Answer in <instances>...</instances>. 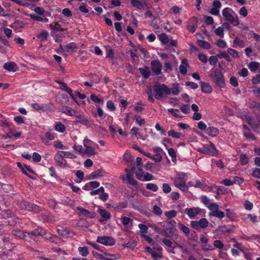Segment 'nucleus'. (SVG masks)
<instances>
[{
    "label": "nucleus",
    "instance_id": "obj_31",
    "mask_svg": "<svg viewBox=\"0 0 260 260\" xmlns=\"http://www.w3.org/2000/svg\"><path fill=\"white\" fill-rule=\"evenodd\" d=\"M197 43L199 46L204 49H209L211 48L210 44L206 41L198 40Z\"/></svg>",
    "mask_w": 260,
    "mask_h": 260
},
{
    "label": "nucleus",
    "instance_id": "obj_49",
    "mask_svg": "<svg viewBox=\"0 0 260 260\" xmlns=\"http://www.w3.org/2000/svg\"><path fill=\"white\" fill-rule=\"evenodd\" d=\"M146 188L153 192H156L158 187L156 184L152 183H148L146 185Z\"/></svg>",
    "mask_w": 260,
    "mask_h": 260
},
{
    "label": "nucleus",
    "instance_id": "obj_42",
    "mask_svg": "<svg viewBox=\"0 0 260 260\" xmlns=\"http://www.w3.org/2000/svg\"><path fill=\"white\" fill-rule=\"evenodd\" d=\"M90 98L92 102H93L96 105H97V104H99L101 103H104V100L103 99L100 98L99 96H98L94 93H92L90 95Z\"/></svg>",
    "mask_w": 260,
    "mask_h": 260
},
{
    "label": "nucleus",
    "instance_id": "obj_62",
    "mask_svg": "<svg viewBox=\"0 0 260 260\" xmlns=\"http://www.w3.org/2000/svg\"><path fill=\"white\" fill-rule=\"evenodd\" d=\"M251 175L253 177L260 179V168H254L252 171Z\"/></svg>",
    "mask_w": 260,
    "mask_h": 260
},
{
    "label": "nucleus",
    "instance_id": "obj_32",
    "mask_svg": "<svg viewBox=\"0 0 260 260\" xmlns=\"http://www.w3.org/2000/svg\"><path fill=\"white\" fill-rule=\"evenodd\" d=\"M54 128L56 131L59 133H63L66 131L65 125L60 122H55Z\"/></svg>",
    "mask_w": 260,
    "mask_h": 260
},
{
    "label": "nucleus",
    "instance_id": "obj_16",
    "mask_svg": "<svg viewBox=\"0 0 260 260\" xmlns=\"http://www.w3.org/2000/svg\"><path fill=\"white\" fill-rule=\"evenodd\" d=\"M168 230L167 237L176 240L178 238V230L175 227H166Z\"/></svg>",
    "mask_w": 260,
    "mask_h": 260
},
{
    "label": "nucleus",
    "instance_id": "obj_26",
    "mask_svg": "<svg viewBox=\"0 0 260 260\" xmlns=\"http://www.w3.org/2000/svg\"><path fill=\"white\" fill-rule=\"evenodd\" d=\"M139 71L143 77L145 79H148L151 74L149 68L147 66H145L144 68H139Z\"/></svg>",
    "mask_w": 260,
    "mask_h": 260
},
{
    "label": "nucleus",
    "instance_id": "obj_38",
    "mask_svg": "<svg viewBox=\"0 0 260 260\" xmlns=\"http://www.w3.org/2000/svg\"><path fill=\"white\" fill-rule=\"evenodd\" d=\"M168 135L169 137H172L173 138H176V139H179L182 136V135L181 133L176 132L173 129H171V130L169 131L168 133Z\"/></svg>",
    "mask_w": 260,
    "mask_h": 260
},
{
    "label": "nucleus",
    "instance_id": "obj_43",
    "mask_svg": "<svg viewBox=\"0 0 260 260\" xmlns=\"http://www.w3.org/2000/svg\"><path fill=\"white\" fill-rule=\"evenodd\" d=\"M134 119L136 122L140 126H142L145 124V120L144 118H142L140 115H135L134 116Z\"/></svg>",
    "mask_w": 260,
    "mask_h": 260
},
{
    "label": "nucleus",
    "instance_id": "obj_24",
    "mask_svg": "<svg viewBox=\"0 0 260 260\" xmlns=\"http://www.w3.org/2000/svg\"><path fill=\"white\" fill-rule=\"evenodd\" d=\"M30 232L34 238V237L38 236H43V234H45V229L41 226H38L37 229L30 231Z\"/></svg>",
    "mask_w": 260,
    "mask_h": 260
},
{
    "label": "nucleus",
    "instance_id": "obj_22",
    "mask_svg": "<svg viewBox=\"0 0 260 260\" xmlns=\"http://www.w3.org/2000/svg\"><path fill=\"white\" fill-rule=\"evenodd\" d=\"M185 211L188 216L190 218H192L199 213V209L198 208H186Z\"/></svg>",
    "mask_w": 260,
    "mask_h": 260
},
{
    "label": "nucleus",
    "instance_id": "obj_12",
    "mask_svg": "<svg viewBox=\"0 0 260 260\" xmlns=\"http://www.w3.org/2000/svg\"><path fill=\"white\" fill-rule=\"evenodd\" d=\"M213 8L209 11L210 13L215 16L219 15V9L221 7V3L217 0H215L212 3Z\"/></svg>",
    "mask_w": 260,
    "mask_h": 260
},
{
    "label": "nucleus",
    "instance_id": "obj_13",
    "mask_svg": "<svg viewBox=\"0 0 260 260\" xmlns=\"http://www.w3.org/2000/svg\"><path fill=\"white\" fill-rule=\"evenodd\" d=\"M153 151L155 153L152 155V159L155 162H160L162 159L161 153L163 152L162 149L159 147H155L153 148Z\"/></svg>",
    "mask_w": 260,
    "mask_h": 260
},
{
    "label": "nucleus",
    "instance_id": "obj_27",
    "mask_svg": "<svg viewBox=\"0 0 260 260\" xmlns=\"http://www.w3.org/2000/svg\"><path fill=\"white\" fill-rule=\"evenodd\" d=\"M49 27L53 30L56 31H64L68 30L67 28H63L61 27L60 24H59L58 22H55L53 23H50L49 24Z\"/></svg>",
    "mask_w": 260,
    "mask_h": 260
},
{
    "label": "nucleus",
    "instance_id": "obj_30",
    "mask_svg": "<svg viewBox=\"0 0 260 260\" xmlns=\"http://www.w3.org/2000/svg\"><path fill=\"white\" fill-rule=\"evenodd\" d=\"M245 46V42L243 40H241L240 38L237 37L233 41V46L234 48H236L239 46L240 48H243Z\"/></svg>",
    "mask_w": 260,
    "mask_h": 260
},
{
    "label": "nucleus",
    "instance_id": "obj_33",
    "mask_svg": "<svg viewBox=\"0 0 260 260\" xmlns=\"http://www.w3.org/2000/svg\"><path fill=\"white\" fill-rule=\"evenodd\" d=\"M24 231H21L19 229H14L12 230V234L13 235L15 236L16 237L19 238L20 239H23L24 238Z\"/></svg>",
    "mask_w": 260,
    "mask_h": 260
},
{
    "label": "nucleus",
    "instance_id": "obj_39",
    "mask_svg": "<svg viewBox=\"0 0 260 260\" xmlns=\"http://www.w3.org/2000/svg\"><path fill=\"white\" fill-rule=\"evenodd\" d=\"M61 203L64 205L69 206L70 207H73L75 204L74 201L72 200L69 198H66L61 199Z\"/></svg>",
    "mask_w": 260,
    "mask_h": 260
},
{
    "label": "nucleus",
    "instance_id": "obj_19",
    "mask_svg": "<svg viewBox=\"0 0 260 260\" xmlns=\"http://www.w3.org/2000/svg\"><path fill=\"white\" fill-rule=\"evenodd\" d=\"M105 171L103 169H98L93 172L90 175V179H94L102 177L105 176Z\"/></svg>",
    "mask_w": 260,
    "mask_h": 260
},
{
    "label": "nucleus",
    "instance_id": "obj_58",
    "mask_svg": "<svg viewBox=\"0 0 260 260\" xmlns=\"http://www.w3.org/2000/svg\"><path fill=\"white\" fill-rule=\"evenodd\" d=\"M227 52L230 55L234 58L239 57L238 52L235 49L232 48H228L227 50Z\"/></svg>",
    "mask_w": 260,
    "mask_h": 260
},
{
    "label": "nucleus",
    "instance_id": "obj_23",
    "mask_svg": "<svg viewBox=\"0 0 260 260\" xmlns=\"http://www.w3.org/2000/svg\"><path fill=\"white\" fill-rule=\"evenodd\" d=\"M201 90L202 92L207 93L212 92L213 89L212 86L208 83L200 81Z\"/></svg>",
    "mask_w": 260,
    "mask_h": 260
},
{
    "label": "nucleus",
    "instance_id": "obj_47",
    "mask_svg": "<svg viewBox=\"0 0 260 260\" xmlns=\"http://www.w3.org/2000/svg\"><path fill=\"white\" fill-rule=\"evenodd\" d=\"M126 177L129 184L133 186H136L137 185L138 182L133 178L130 173L126 174Z\"/></svg>",
    "mask_w": 260,
    "mask_h": 260
},
{
    "label": "nucleus",
    "instance_id": "obj_25",
    "mask_svg": "<svg viewBox=\"0 0 260 260\" xmlns=\"http://www.w3.org/2000/svg\"><path fill=\"white\" fill-rule=\"evenodd\" d=\"M188 66V61L186 59H183L181 60V64L179 66L180 72L182 75H185L187 73V67Z\"/></svg>",
    "mask_w": 260,
    "mask_h": 260
},
{
    "label": "nucleus",
    "instance_id": "obj_34",
    "mask_svg": "<svg viewBox=\"0 0 260 260\" xmlns=\"http://www.w3.org/2000/svg\"><path fill=\"white\" fill-rule=\"evenodd\" d=\"M48 36L49 34L47 30H44L37 35V38L39 39L41 42L47 40Z\"/></svg>",
    "mask_w": 260,
    "mask_h": 260
},
{
    "label": "nucleus",
    "instance_id": "obj_17",
    "mask_svg": "<svg viewBox=\"0 0 260 260\" xmlns=\"http://www.w3.org/2000/svg\"><path fill=\"white\" fill-rule=\"evenodd\" d=\"M3 68L8 71L13 72H15L18 70V67L16 63L12 61L5 63Z\"/></svg>",
    "mask_w": 260,
    "mask_h": 260
},
{
    "label": "nucleus",
    "instance_id": "obj_20",
    "mask_svg": "<svg viewBox=\"0 0 260 260\" xmlns=\"http://www.w3.org/2000/svg\"><path fill=\"white\" fill-rule=\"evenodd\" d=\"M25 206L27 210L30 211H32L36 213L40 212L41 210L40 207L32 203L26 202Z\"/></svg>",
    "mask_w": 260,
    "mask_h": 260
},
{
    "label": "nucleus",
    "instance_id": "obj_51",
    "mask_svg": "<svg viewBox=\"0 0 260 260\" xmlns=\"http://www.w3.org/2000/svg\"><path fill=\"white\" fill-rule=\"evenodd\" d=\"M78 251L82 256H86L89 254L88 249L87 246L79 247Z\"/></svg>",
    "mask_w": 260,
    "mask_h": 260
},
{
    "label": "nucleus",
    "instance_id": "obj_55",
    "mask_svg": "<svg viewBox=\"0 0 260 260\" xmlns=\"http://www.w3.org/2000/svg\"><path fill=\"white\" fill-rule=\"evenodd\" d=\"M23 240L28 242H31L34 240V238H33L32 236L30 234V232H25Z\"/></svg>",
    "mask_w": 260,
    "mask_h": 260
},
{
    "label": "nucleus",
    "instance_id": "obj_8",
    "mask_svg": "<svg viewBox=\"0 0 260 260\" xmlns=\"http://www.w3.org/2000/svg\"><path fill=\"white\" fill-rule=\"evenodd\" d=\"M130 3L133 7L136 8L139 10H147L151 7L147 2H142L139 0H131Z\"/></svg>",
    "mask_w": 260,
    "mask_h": 260
},
{
    "label": "nucleus",
    "instance_id": "obj_53",
    "mask_svg": "<svg viewBox=\"0 0 260 260\" xmlns=\"http://www.w3.org/2000/svg\"><path fill=\"white\" fill-rule=\"evenodd\" d=\"M165 215L168 218V219H172V218L176 216L177 212L176 211L172 210L165 212Z\"/></svg>",
    "mask_w": 260,
    "mask_h": 260
},
{
    "label": "nucleus",
    "instance_id": "obj_61",
    "mask_svg": "<svg viewBox=\"0 0 260 260\" xmlns=\"http://www.w3.org/2000/svg\"><path fill=\"white\" fill-rule=\"evenodd\" d=\"M214 32L217 36L220 37V38H223L224 36L223 27L221 26L218 27L215 30Z\"/></svg>",
    "mask_w": 260,
    "mask_h": 260
},
{
    "label": "nucleus",
    "instance_id": "obj_52",
    "mask_svg": "<svg viewBox=\"0 0 260 260\" xmlns=\"http://www.w3.org/2000/svg\"><path fill=\"white\" fill-rule=\"evenodd\" d=\"M239 162L241 165H245L248 164V158L245 154L240 155Z\"/></svg>",
    "mask_w": 260,
    "mask_h": 260
},
{
    "label": "nucleus",
    "instance_id": "obj_41",
    "mask_svg": "<svg viewBox=\"0 0 260 260\" xmlns=\"http://www.w3.org/2000/svg\"><path fill=\"white\" fill-rule=\"evenodd\" d=\"M178 228L181 231H182V232L186 236H188L190 232V230L188 227L182 223H178Z\"/></svg>",
    "mask_w": 260,
    "mask_h": 260
},
{
    "label": "nucleus",
    "instance_id": "obj_28",
    "mask_svg": "<svg viewBox=\"0 0 260 260\" xmlns=\"http://www.w3.org/2000/svg\"><path fill=\"white\" fill-rule=\"evenodd\" d=\"M209 215L222 219L225 216V214L223 211L217 209L215 210V211H213V212H211L209 213Z\"/></svg>",
    "mask_w": 260,
    "mask_h": 260
},
{
    "label": "nucleus",
    "instance_id": "obj_40",
    "mask_svg": "<svg viewBox=\"0 0 260 260\" xmlns=\"http://www.w3.org/2000/svg\"><path fill=\"white\" fill-rule=\"evenodd\" d=\"M137 245V242L136 240H132L124 244H123V247L125 248H129L132 250L134 249L135 247Z\"/></svg>",
    "mask_w": 260,
    "mask_h": 260
},
{
    "label": "nucleus",
    "instance_id": "obj_5",
    "mask_svg": "<svg viewBox=\"0 0 260 260\" xmlns=\"http://www.w3.org/2000/svg\"><path fill=\"white\" fill-rule=\"evenodd\" d=\"M209 225L208 220L205 218H201L199 220H192L190 221L191 227L197 231L206 228Z\"/></svg>",
    "mask_w": 260,
    "mask_h": 260
},
{
    "label": "nucleus",
    "instance_id": "obj_7",
    "mask_svg": "<svg viewBox=\"0 0 260 260\" xmlns=\"http://www.w3.org/2000/svg\"><path fill=\"white\" fill-rule=\"evenodd\" d=\"M96 242L106 246H113L115 244V239L110 236H98Z\"/></svg>",
    "mask_w": 260,
    "mask_h": 260
},
{
    "label": "nucleus",
    "instance_id": "obj_9",
    "mask_svg": "<svg viewBox=\"0 0 260 260\" xmlns=\"http://www.w3.org/2000/svg\"><path fill=\"white\" fill-rule=\"evenodd\" d=\"M54 159L57 165L60 168H70V165L67 162V160L58 152L56 153L54 156Z\"/></svg>",
    "mask_w": 260,
    "mask_h": 260
},
{
    "label": "nucleus",
    "instance_id": "obj_63",
    "mask_svg": "<svg viewBox=\"0 0 260 260\" xmlns=\"http://www.w3.org/2000/svg\"><path fill=\"white\" fill-rule=\"evenodd\" d=\"M230 83L233 87H237L238 86V82L237 78L235 76H232L230 79Z\"/></svg>",
    "mask_w": 260,
    "mask_h": 260
},
{
    "label": "nucleus",
    "instance_id": "obj_2",
    "mask_svg": "<svg viewBox=\"0 0 260 260\" xmlns=\"http://www.w3.org/2000/svg\"><path fill=\"white\" fill-rule=\"evenodd\" d=\"M210 78L213 80L215 85L220 88L225 86V80L222 72L218 69H215L214 73L209 74Z\"/></svg>",
    "mask_w": 260,
    "mask_h": 260
},
{
    "label": "nucleus",
    "instance_id": "obj_57",
    "mask_svg": "<svg viewBox=\"0 0 260 260\" xmlns=\"http://www.w3.org/2000/svg\"><path fill=\"white\" fill-rule=\"evenodd\" d=\"M225 211H226V216L230 219L233 220L235 218L236 215L233 211L229 209H227L225 210Z\"/></svg>",
    "mask_w": 260,
    "mask_h": 260
},
{
    "label": "nucleus",
    "instance_id": "obj_54",
    "mask_svg": "<svg viewBox=\"0 0 260 260\" xmlns=\"http://www.w3.org/2000/svg\"><path fill=\"white\" fill-rule=\"evenodd\" d=\"M127 206V204L126 202L119 203L114 205V208L116 210H121L122 209L126 208Z\"/></svg>",
    "mask_w": 260,
    "mask_h": 260
},
{
    "label": "nucleus",
    "instance_id": "obj_10",
    "mask_svg": "<svg viewBox=\"0 0 260 260\" xmlns=\"http://www.w3.org/2000/svg\"><path fill=\"white\" fill-rule=\"evenodd\" d=\"M151 68L155 75H159L161 74L162 65L159 60H154L151 62Z\"/></svg>",
    "mask_w": 260,
    "mask_h": 260
},
{
    "label": "nucleus",
    "instance_id": "obj_6",
    "mask_svg": "<svg viewBox=\"0 0 260 260\" xmlns=\"http://www.w3.org/2000/svg\"><path fill=\"white\" fill-rule=\"evenodd\" d=\"M210 147L204 146L202 148L199 150L203 154H208L211 156H215L218 154V151L215 147V145L211 142H210Z\"/></svg>",
    "mask_w": 260,
    "mask_h": 260
},
{
    "label": "nucleus",
    "instance_id": "obj_4",
    "mask_svg": "<svg viewBox=\"0 0 260 260\" xmlns=\"http://www.w3.org/2000/svg\"><path fill=\"white\" fill-rule=\"evenodd\" d=\"M153 89L155 92V98L157 100H160L162 98L164 93L167 95L171 93V89L165 84L154 85L153 86Z\"/></svg>",
    "mask_w": 260,
    "mask_h": 260
},
{
    "label": "nucleus",
    "instance_id": "obj_46",
    "mask_svg": "<svg viewBox=\"0 0 260 260\" xmlns=\"http://www.w3.org/2000/svg\"><path fill=\"white\" fill-rule=\"evenodd\" d=\"M57 232L58 235L64 238H67L69 237L70 233L67 229H57Z\"/></svg>",
    "mask_w": 260,
    "mask_h": 260
},
{
    "label": "nucleus",
    "instance_id": "obj_37",
    "mask_svg": "<svg viewBox=\"0 0 260 260\" xmlns=\"http://www.w3.org/2000/svg\"><path fill=\"white\" fill-rule=\"evenodd\" d=\"M62 112L71 116H75V114H77V112L76 110L67 107L63 109Z\"/></svg>",
    "mask_w": 260,
    "mask_h": 260
},
{
    "label": "nucleus",
    "instance_id": "obj_45",
    "mask_svg": "<svg viewBox=\"0 0 260 260\" xmlns=\"http://www.w3.org/2000/svg\"><path fill=\"white\" fill-rule=\"evenodd\" d=\"M159 40L163 44H166L169 43V38L167 34L161 33L158 36Z\"/></svg>",
    "mask_w": 260,
    "mask_h": 260
},
{
    "label": "nucleus",
    "instance_id": "obj_50",
    "mask_svg": "<svg viewBox=\"0 0 260 260\" xmlns=\"http://www.w3.org/2000/svg\"><path fill=\"white\" fill-rule=\"evenodd\" d=\"M58 152L64 158H74L76 156L72 153L69 151H60Z\"/></svg>",
    "mask_w": 260,
    "mask_h": 260
},
{
    "label": "nucleus",
    "instance_id": "obj_44",
    "mask_svg": "<svg viewBox=\"0 0 260 260\" xmlns=\"http://www.w3.org/2000/svg\"><path fill=\"white\" fill-rule=\"evenodd\" d=\"M176 222L172 219H169L167 221H164L162 222V226L165 227L171 226L175 227Z\"/></svg>",
    "mask_w": 260,
    "mask_h": 260
},
{
    "label": "nucleus",
    "instance_id": "obj_35",
    "mask_svg": "<svg viewBox=\"0 0 260 260\" xmlns=\"http://www.w3.org/2000/svg\"><path fill=\"white\" fill-rule=\"evenodd\" d=\"M259 63L256 61H251L248 64V68L252 72H255L259 66Z\"/></svg>",
    "mask_w": 260,
    "mask_h": 260
},
{
    "label": "nucleus",
    "instance_id": "obj_59",
    "mask_svg": "<svg viewBox=\"0 0 260 260\" xmlns=\"http://www.w3.org/2000/svg\"><path fill=\"white\" fill-rule=\"evenodd\" d=\"M105 189L103 187L101 186L99 188L92 190L90 192V194L91 196H94L95 194H100L101 192H104Z\"/></svg>",
    "mask_w": 260,
    "mask_h": 260
},
{
    "label": "nucleus",
    "instance_id": "obj_1",
    "mask_svg": "<svg viewBox=\"0 0 260 260\" xmlns=\"http://www.w3.org/2000/svg\"><path fill=\"white\" fill-rule=\"evenodd\" d=\"M222 14L225 20L231 23L234 26H237L239 25L240 22L238 17L231 8H225L222 11Z\"/></svg>",
    "mask_w": 260,
    "mask_h": 260
},
{
    "label": "nucleus",
    "instance_id": "obj_64",
    "mask_svg": "<svg viewBox=\"0 0 260 260\" xmlns=\"http://www.w3.org/2000/svg\"><path fill=\"white\" fill-rule=\"evenodd\" d=\"M153 212L155 214L160 216L162 214V211L159 207L157 205H154L153 207Z\"/></svg>",
    "mask_w": 260,
    "mask_h": 260
},
{
    "label": "nucleus",
    "instance_id": "obj_60",
    "mask_svg": "<svg viewBox=\"0 0 260 260\" xmlns=\"http://www.w3.org/2000/svg\"><path fill=\"white\" fill-rule=\"evenodd\" d=\"M216 45H217V46L221 48H224L227 47L226 43L223 40L221 39H218L217 41Z\"/></svg>",
    "mask_w": 260,
    "mask_h": 260
},
{
    "label": "nucleus",
    "instance_id": "obj_36",
    "mask_svg": "<svg viewBox=\"0 0 260 260\" xmlns=\"http://www.w3.org/2000/svg\"><path fill=\"white\" fill-rule=\"evenodd\" d=\"M84 146L86 147V148L84 150V153L88 154L89 156L95 154V151L92 147L87 146L85 144H84Z\"/></svg>",
    "mask_w": 260,
    "mask_h": 260
},
{
    "label": "nucleus",
    "instance_id": "obj_56",
    "mask_svg": "<svg viewBox=\"0 0 260 260\" xmlns=\"http://www.w3.org/2000/svg\"><path fill=\"white\" fill-rule=\"evenodd\" d=\"M168 151L169 155L172 158V161H175L176 160V154L175 150L173 148H170Z\"/></svg>",
    "mask_w": 260,
    "mask_h": 260
},
{
    "label": "nucleus",
    "instance_id": "obj_14",
    "mask_svg": "<svg viewBox=\"0 0 260 260\" xmlns=\"http://www.w3.org/2000/svg\"><path fill=\"white\" fill-rule=\"evenodd\" d=\"M99 213L102 217V219H100L99 221L102 223L106 222L111 217L110 213L106 211L105 209H100Z\"/></svg>",
    "mask_w": 260,
    "mask_h": 260
},
{
    "label": "nucleus",
    "instance_id": "obj_11",
    "mask_svg": "<svg viewBox=\"0 0 260 260\" xmlns=\"http://www.w3.org/2000/svg\"><path fill=\"white\" fill-rule=\"evenodd\" d=\"M45 234H43L44 238L49 240L50 242L57 244L61 242V238L57 236L54 235L50 233H48L46 230H45Z\"/></svg>",
    "mask_w": 260,
    "mask_h": 260
},
{
    "label": "nucleus",
    "instance_id": "obj_21",
    "mask_svg": "<svg viewBox=\"0 0 260 260\" xmlns=\"http://www.w3.org/2000/svg\"><path fill=\"white\" fill-rule=\"evenodd\" d=\"M205 133L212 137H215L219 134L218 129L214 126H209L206 129Z\"/></svg>",
    "mask_w": 260,
    "mask_h": 260
},
{
    "label": "nucleus",
    "instance_id": "obj_18",
    "mask_svg": "<svg viewBox=\"0 0 260 260\" xmlns=\"http://www.w3.org/2000/svg\"><path fill=\"white\" fill-rule=\"evenodd\" d=\"M55 139V134L51 132H47L45 134V137L42 138V142L47 145L49 144V141H52Z\"/></svg>",
    "mask_w": 260,
    "mask_h": 260
},
{
    "label": "nucleus",
    "instance_id": "obj_15",
    "mask_svg": "<svg viewBox=\"0 0 260 260\" xmlns=\"http://www.w3.org/2000/svg\"><path fill=\"white\" fill-rule=\"evenodd\" d=\"M77 210L79 211L82 215L90 218H93L95 217V213L94 212H90L81 207H77Z\"/></svg>",
    "mask_w": 260,
    "mask_h": 260
},
{
    "label": "nucleus",
    "instance_id": "obj_48",
    "mask_svg": "<svg viewBox=\"0 0 260 260\" xmlns=\"http://www.w3.org/2000/svg\"><path fill=\"white\" fill-rule=\"evenodd\" d=\"M76 122L81 123L85 126H88L89 124V120L85 115H83L79 120H77Z\"/></svg>",
    "mask_w": 260,
    "mask_h": 260
},
{
    "label": "nucleus",
    "instance_id": "obj_3",
    "mask_svg": "<svg viewBox=\"0 0 260 260\" xmlns=\"http://www.w3.org/2000/svg\"><path fill=\"white\" fill-rule=\"evenodd\" d=\"M187 180L186 175L184 173H180L175 178L174 183L176 187L184 192H188V186L186 183Z\"/></svg>",
    "mask_w": 260,
    "mask_h": 260
},
{
    "label": "nucleus",
    "instance_id": "obj_29",
    "mask_svg": "<svg viewBox=\"0 0 260 260\" xmlns=\"http://www.w3.org/2000/svg\"><path fill=\"white\" fill-rule=\"evenodd\" d=\"M241 238L242 239L248 241H252L253 240L258 239L259 238V236L254 234H251L249 235L246 234H243L242 236H241Z\"/></svg>",
    "mask_w": 260,
    "mask_h": 260
}]
</instances>
